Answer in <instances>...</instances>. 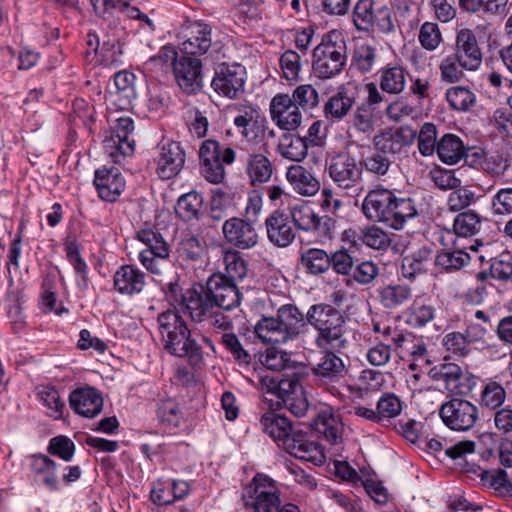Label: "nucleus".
<instances>
[{"instance_id":"nucleus-1","label":"nucleus","mask_w":512,"mask_h":512,"mask_svg":"<svg viewBox=\"0 0 512 512\" xmlns=\"http://www.w3.org/2000/svg\"><path fill=\"white\" fill-rule=\"evenodd\" d=\"M361 210L368 220L395 230L403 229L407 222L418 216V209L412 198L398 196L382 185L368 191L362 201Z\"/></svg>"},{"instance_id":"nucleus-2","label":"nucleus","mask_w":512,"mask_h":512,"mask_svg":"<svg viewBox=\"0 0 512 512\" xmlns=\"http://www.w3.org/2000/svg\"><path fill=\"white\" fill-rule=\"evenodd\" d=\"M262 431L269 435L289 454L304 461H321L319 447L299 430H295L292 422L284 415L274 411L265 412L260 418Z\"/></svg>"},{"instance_id":"nucleus-3","label":"nucleus","mask_w":512,"mask_h":512,"mask_svg":"<svg viewBox=\"0 0 512 512\" xmlns=\"http://www.w3.org/2000/svg\"><path fill=\"white\" fill-rule=\"evenodd\" d=\"M157 322L165 351L176 357L186 358L192 365H198L202 361V349L191 337V331L178 312L167 310L158 315Z\"/></svg>"},{"instance_id":"nucleus-4","label":"nucleus","mask_w":512,"mask_h":512,"mask_svg":"<svg viewBox=\"0 0 512 512\" xmlns=\"http://www.w3.org/2000/svg\"><path fill=\"white\" fill-rule=\"evenodd\" d=\"M306 318L317 331L315 343L318 348L340 351L346 347V321L336 308L328 304H315L309 308Z\"/></svg>"},{"instance_id":"nucleus-5","label":"nucleus","mask_w":512,"mask_h":512,"mask_svg":"<svg viewBox=\"0 0 512 512\" xmlns=\"http://www.w3.org/2000/svg\"><path fill=\"white\" fill-rule=\"evenodd\" d=\"M363 163L349 149L329 154L326 170L331 180L341 189L360 195L364 191Z\"/></svg>"},{"instance_id":"nucleus-6","label":"nucleus","mask_w":512,"mask_h":512,"mask_svg":"<svg viewBox=\"0 0 512 512\" xmlns=\"http://www.w3.org/2000/svg\"><path fill=\"white\" fill-rule=\"evenodd\" d=\"M346 46L341 34L333 31L322 38L313 51V71L320 79L339 74L346 63Z\"/></svg>"},{"instance_id":"nucleus-7","label":"nucleus","mask_w":512,"mask_h":512,"mask_svg":"<svg viewBox=\"0 0 512 512\" xmlns=\"http://www.w3.org/2000/svg\"><path fill=\"white\" fill-rule=\"evenodd\" d=\"M262 386L266 388V393L276 395L278 403H282L295 416L302 417L307 413L309 403L295 372L282 379L264 377Z\"/></svg>"},{"instance_id":"nucleus-8","label":"nucleus","mask_w":512,"mask_h":512,"mask_svg":"<svg viewBox=\"0 0 512 512\" xmlns=\"http://www.w3.org/2000/svg\"><path fill=\"white\" fill-rule=\"evenodd\" d=\"M137 238L146 248L139 253L141 264L153 274H161L169 257V245L162 235L151 229L138 232Z\"/></svg>"},{"instance_id":"nucleus-9","label":"nucleus","mask_w":512,"mask_h":512,"mask_svg":"<svg viewBox=\"0 0 512 512\" xmlns=\"http://www.w3.org/2000/svg\"><path fill=\"white\" fill-rule=\"evenodd\" d=\"M444 424L454 431H469L479 419L478 407L468 400L454 398L444 403L439 411Z\"/></svg>"},{"instance_id":"nucleus-10","label":"nucleus","mask_w":512,"mask_h":512,"mask_svg":"<svg viewBox=\"0 0 512 512\" xmlns=\"http://www.w3.org/2000/svg\"><path fill=\"white\" fill-rule=\"evenodd\" d=\"M134 131L133 120L130 117L117 119L115 127L105 136L103 146L106 153L115 163L121 158L131 156L135 149V140L131 137Z\"/></svg>"},{"instance_id":"nucleus-11","label":"nucleus","mask_w":512,"mask_h":512,"mask_svg":"<svg viewBox=\"0 0 512 512\" xmlns=\"http://www.w3.org/2000/svg\"><path fill=\"white\" fill-rule=\"evenodd\" d=\"M416 137V132L408 127L388 128L373 137L374 149L388 156L392 161L407 153Z\"/></svg>"},{"instance_id":"nucleus-12","label":"nucleus","mask_w":512,"mask_h":512,"mask_svg":"<svg viewBox=\"0 0 512 512\" xmlns=\"http://www.w3.org/2000/svg\"><path fill=\"white\" fill-rule=\"evenodd\" d=\"M246 82L245 67L233 64H220L212 80V87L216 93L229 99H237L244 93Z\"/></svg>"},{"instance_id":"nucleus-13","label":"nucleus","mask_w":512,"mask_h":512,"mask_svg":"<svg viewBox=\"0 0 512 512\" xmlns=\"http://www.w3.org/2000/svg\"><path fill=\"white\" fill-rule=\"evenodd\" d=\"M246 493L252 499L255 512H277L281 505L278 489L267 476H255Z\"/></svg>"},{"instance_id":"nucleus-14","label":"nucleus","mask_w":512,"mask_h":512,"mask_svg":"<svg viewBox=\"0 0 512 512\" xmlns=\"http://www.w3.org/2000/svg\"><path fill=\"white\" fill-rule=\"evenodd\" d=\"M95 13L104 18L108 19L113 17L115 13L140 22L141 28H148L149 31L155 30L153 21L140 11L136 6L130 3V0H90Z\"/></svg>"},{"instance_id":"nucleus-15","label":"nucleus","mask_w":512,"mask_h":512,"mask_svg":"<svg viewBox=\"0 0 512 512\" xmlns=\"http://www.w3.org/2000/svg\"><path fill=\"white\" fill-rule=\"evenodd\" d=\"M208 296L222 310H232L241 303L242 294L237 285L223 274H214L206 283Z\"/></svg>"},{"instance_id":"nucleus-16","label":"nucleus","mask_w":512,"mask_h":512,"mask_svg":"<svg viewBox=\"0 0 512 512\" xmlns=\"http://www.w3.org/2000/svg\"><path fill=\"white\" fill-rule=\"evenodd\" d=\"M173 74L179 87L186 93H195L203 86L202 62L196 57L180 56L174 63Z\"/></svg>"},{"instance_id":"nucleus-17","label":"nucleus","mask_w":512,"mask_h":512,"mask_svg":"<svg viewBox=\"0 0 512 512\" xmlns=\"http://www.w3.org/2000/svg\"><path fill=\"white\" fill-rule=\"evenodd\" d=\"M270 114L274 123L283 130H296L302 121L298 105L288 94L275 95L270 103Z\"/></svg>"},{"instance_id":"nucleus-18","label":"nucleus","mask_w":512,"mask_h":512,"mask_svg":"<svg viewBox=\"0 0 512 512\" xmlns=\"http://www.w3.org/2000/svg\"><path fill=\"white\" fill-rule=\"evenodd\" d=\"M226 241L234 247L245 250L257 245L258 234L252 222L233 217L222 226Z\"/></svg>"},{"instance_id":"nucleus-19","label":"nucleus","mask_w":512,"mask_h":512,"mask_svg":"<svg viewBox=\"0 0 512 512\" xmlns=\"http://www.w3.org/2000/svg\"><path fill=\"white\" fill-rule=\"evenodd\" d=\"M453 54L463 64L465 70L475 71L480 67L482 52L472 30L464 28L457 32Z\"/></svg>"},{"instance_id":"nucleus-20","label":"nucleus","mask_w":512,"mask_h":512,"mask_svg":"<svg viewBox=\"0 0 512 512\" xmlns=\"http://www.w3.org/2000/svg\"><path fill=\"white\" fill-rule=\"evenodd\" d=\"M212 29L208 24L193 22L184 30V40L180 45L183 54L201 56L209 51L212 45Z\"/></svg>"},{"instance_id":"nucleus-21","label":"nucleus","mask_w":512,"mask_h":512,"mask_svg":"<svg viewBox=\"0 0 512 512\" xmlns=\"http://www.w3.org/2000/svg\"><path fill=\"white\" fill-rule=\"evenodd\" d=\"M487 329L478 325H469L465 333L453 331L442 339V345L451 354L458 357H466L471 351V344L481 339Z\"/></svg>"},{"instance_id":"nucleus-22","label":"nucleus","mask_w":512,"mask_h":512,"mask_svg":"<svg viewBox=\"0 0 512 512\" xmlns=\"http://www.w3.org/2000/svg\"><path fill=\"white\" fill-rule=\"evenodd\" d=\"M185 163V153L177 142L163 144L157 159V173L162 179L179 174Z\"/></svg>"},{"instance_id":"nucleus-23","label":"nucleus","mask_w":512,"mask_h":512,"mask_svg":"<svg viewBox=\"0 0 512 512\" xmlns=\"http://www.w3.org/2000/svg\"><path fill=\"white\" fill-rule=\"evenodd\" d=\"M94 184L102 200L114 202L125 188V179L117 168H102L96 170Z\"/></svg>"},{"instance_id":"nucleus-24","label":"nucleus","mask_w":512,"mask_h":512,"mask_svg":"<svg viewBox=\"0 0 512 512\" xmlns=\"http://www.w3.org/2000/svg\"><path fill=\"white\" fill-rule=\"evenodd\" d=\"M265 227L269 241L277 247H287L295 239L288 216L279 210L274 211L266 218Z\"/></svg>"},{"instance_id":"nucleus-25","label":"nucleus","mask_w":512,"mask_h":512,"mask_svg":"<svg viewBox=\"0 0 512 512\" xmlns=\"http://www.w3.org/2000/svg\"><path fill=\"white\" fill-rule=\"evenodd\" d=\"M71 408L79 415L92 418L102 411L103 399L96 389L78 388L69 397Z\"/></svg>"},{"instance_id":"nucleus-26","label":"nucleus","mask_w":512,"mask_h":512,"mask_svg":"<svg viewBox=\"0 0 512 512\" xmlns=\"http://www.w3.org/2000/svg\"><path fill=\"white\" fill-rule=\"evenodd\" d=\"M325 353L318 363L312 368L313 374L323 383H335L345 378L347 374L343 360L332 350H324Z\"/></svg>"},{"instance_id":"nucleus-27","label":"nucleus","mask_w":512,"mask_h":512,"mask_svg":"<svg viewBox=\"0 0 512 512\" xmlns=\"http://www.w3.org/2000/svg\"><path fill=\"white\" fill-rule=\"evenodd\" d=\"M315 429L334 446L340 445L343 439L344 425L338 413L331 407L322 409L316 420Z\"/></svg>"},{"instance_id":"nucleus-28","label":"nucleus","mask_w":512,"mask_h":512,"mask_svg":"<svg viewBox=\"0 0 512 512\" xmlns=\"http://www.w3.org/2000/svg\"><path fill=\"white\" fill-rule=\"evenodd\" d=\"M286 179L293 190L302 196L311 197L320 190V181L301 165H291L287 169Z\"/></svg>"},{"instance_id":"nucleus-29","label":"nucleus","mask_w":512,"mask_h":512,"mask_svg":"<svg viewBox=\"0 0 512 512\" xmlns=\"http://www.w3.org/2000/svg\"><path fill=\"white\" fill-rule=\"evenodd\" d=\"M183 305L193 321L204 322L216 307L205 289L202 291L187 290L182 297Z\"/></svg>"},{"instance_id":"nucleus-30","label":"nucleus","mask_w":512,"mask_h":512,"mask_svg":"<svg viewBox=\"0 0 512 512\" xmlns=\"http://www.w3.org/2000/svg\"><path fill=\"white\" fill-rule=\"evenodd\" d=\"M144 286L145 274L132 265H124L114 274V287L120 294H137Z\"/></svg>"},{"instance_id":"nucleus-31","label":"nucleus","mask_w":512,"mask_h":512,"mask_svg":"<svg viewBox=\"0 0 512 512\" xmlns=\"http://www.w3.org/2000/svg\"><path fill=\"white\" fill-rule=\"evenodd\" d=\"M379 74V86L383 92L397 95L404 91L407 83V70L400 65H386L381 68Z\"/></svg>"},{"instance_id":"nucleus-32","label":"nucleus","mask_w":512,"mask_h":512,"mask_svg":"<svg viewBox=\"0 0 512 512\" xmlns=\"http://www.w3.org/2000/svg\"><path fill=\"white\" fill-rule=\"evenodd\" d=\"M432 371H434L433 377L437 380L444 381L446 388L450 392L464 395L470 390V387L463 384V381L467 378L461 367L457 364L444 363L441 364L439 368H434Z\"/></svg>"},{"instance_id":"nucleus-33","label":"nucleus","mask_w":512,"mask_h":512,"mask_svg":"<svg viewBox=\"0 0 512 512\" xmlns=\"http://www.w3.org/2000/svg\"><path fill=\"white\" fill-rule=\"evenodd\" d=\"M379 301L386 309H397L408 303L413 291L407 284L391 283L378 289Z\"/></svg>"},{"instance_id":"nucleus-34","label":"nucleus","mask_w":512,"mask_h":512,"mask_svg":"<svg viewBox=\"0 0 512 512\" xmlns=\"http://www.w3.org/2000/svg\"><path fill=\"white\" fill-rule=\"evenodd\" d=\"M246 173L252 185L263 184L271 179L273 164L262 153H251L246 160Z\"/></svg>"},{"instance_id":"nucleus-35","label":"nucleus","mask_w":512,"mask_h":512,"mask_svg":"<svg viewBox=\"0 0 512 512\" xmlns=\"http://www.w3.org/2000/svg\"><path fill=\"white\" fill-rule=\"evenodd\" d=\"M254 332L264 343L284 344L291 340L276 317L260 319L254 327Z\"/></svg>"},{"instance_id":"nucleus-36","label":"nucleus","mask_w":512,"mask_h":512,"mask_svg":"<svg viewBox=\"0 0 512 512\" xmlns=\"http://www.w3.org/2000/svg\"><path fill=\"white\" fill-rule=\"evenodd\" d=\"M466 149L463 141L454 134H445L437 142V154L446 164L458 163L465 155Z\"/></svg>"},{"instance_id":"nucleus-37","label":"nucleus","mask_w":512,"mask_h":512,"mask_svg":"<svg viewBox=\"0 0 512 512\" xmlns=\"http://www.w3.org/2000/svg\"><path fill=\"white\" fill-rule=\"evenodd\" d=\"M276 319L291 340L295 339L305 326L303 314L293 305L280 307Z\"/></svg>"},{"instance_id":"nucleus-38","label":"nucleus","mask_w":512,"mask_h":512,"mask_svg":"<svg viewBox=\"0 0 512 512\" xmlns=\"http://www.w3.org/2000/svg\"><path fill=\"white\" fill-rule=\"evenodd\" d=\"M277 150L279 154L290 161L300 162L308 154V144L304 137L289 134L281 137Z\"/></svg>"},{"instance_id":"nucleus-39","label":"nucleus","mask_w":512,"mask_h":512,"mask_svg":"<svg viewBox=\"0 0 512 512\" xmlns=\"http://www.w3.org/2000/svg\"><path fill=\"white\" fill-rule=\"evenodd\" d=\"M432 260L431 250L422 247L416 251L405 254L402 258L401 272L405 278H413L416 274L426 270Z\"/></svg>"},{"instance_id":"nucleus-40","label":"nucleus","mask_w":512,"mask_h":512,"mask_svg":"<svg viewBox=\"0 0 512 512\" xmlns=\"http://www.w3.org/2000/svg\"><path fill=\"white\" fill-rule=\"evenodd\" d=\"M354 103V97L350 96L347 91H338L325 103V117L327 119L340 121L348 115Z\"/></svg>"},{"instance_id":"nucleus-41","label":"nucleus","mask_w":512,"mask_h":512,"mask_svg":"<svg viewBox=\"0 0 512 512\" xmlns=\"http://www.w3.org/2000/svg\"><path fill=\"white\" fill-rule=\"evenodd\" d=\"M301 264L305 271L311 275H320L331 267L329 254L320 248H308L301 252Z\"/></svg>"},{"instance_id":"nucleus-42","label":"nucleus","mask_w":512,"mask_h":512,"mask_svg":"<svg viewBox=\"0 0 512 512\" xmlns=\"http://www.w3.org/2000/svg\"><path fill=\"white\" fill-rule=\"evenodd\" d=\"M235 160V151L231 147H225L220 160L203 163L201 173L204 178L213 184H219L224 180L225 169L223 164L230 165Z\"/></svg>"},{"instance_id":"nucleus-43","label":"nucleus","mask_w":512,"mask_h":512,"mask_svg":"<svg viewBox=\"0 0 512 512\" xmlns=\"http://www.w3.org/2000/svg\"><path fill=\"white\" fill-rule=\"evenodd\" d=\"M290 216L298 229L306 232L318 230L321 223V218L305 203L292 206Z\"/></svg>"},{"instance_id":"nucleus-44","label":"nucleus","mask_w":512,"mask_h":512,"mask_svg":"<svg viewBox=\"0 0 512 512\" xmlns=\"http://www.w3.org/2000/svg\"><path fill=\"white\" fill-rule=\"evenodd\" d=\"M260 362L272 371L291 370L296 367L290 353L274 346L268 347L260 355Z\"/></svg>"},{"instance_id":"nucleus-45","label":"nucleus","mask_w":512,"mask_h":512,"mask_svg":"<svg viewBox=\"0 0 512 512\" xmlns=\"http://www.w3.org/2000/svg\"><path fill=\"white\" fill-rule=\"evenodd\" d=\"M33 470L42 483L50 490L58 489L56 464L46 455L35 456L32 463Z\"/></svg>"},{"instance_id":"nucleus-46","label":"nucleus","mask_w":512,"mask_h":512,"mask_svg":"<svg viewBox=\"0 0 512 512\" xmlns=\"http://www.w3.org/2000/svg\"><path fill=\"white\" fill-rule=\"evenodd\" d=\"M203 199L197 192L182 195L175 208L176 214L184 221L197 219L202 209Z\"/></svg>"},{"instance_id":"nucleus-47","label":"nucleus","mask_w":512,"mask_h":512,"mask_svg":"<svg viewBox=\"0 0 512 512\" xmlns=\"http://www.w3.org/2000/svg\"><path fill=\"white\" fill-rule=\"evenodd\" d=\"M481 228V218L473 210H468L458 214L453 223L455 234L462 237L473 236Z\"/></svg>"},{"instance_id":"nucleus-48","label":"nucleus","mask_w":512,"mask_h":512,"mask_svg":"<svg viewBox=\"0 0 512 512\" xmlns=\"http://www.w3.org/2000/svg\"><path fill=\"white\" fill-rule=\"evenodd\" d=\"M37 397L43 406L46 407L47 415L55 419L61 418L65 404L54 387H39Z\"/></svg>"},{"instance_id":"nucleus-49","label":"nucleus","mask_w":512,"mask_h":512,"mask_svg":"<svg viewBox=\"0 0 512 512\" xmlns=\"http://www.w3.org/2000/svg\"><path fill=\"white\" fill-rule=\"evenodd\" d=\"M352 127L359 133L370 135L375 126V109L369 104L357 106L351 118Z\"/></svg>"},{"instance_id":"nucleus-50","label":"nucleus","mask_w":512,"mask_h":512,"mask_svg":"<svg viewBox=\"0 0 512 512\" xmlns=\"http://www.w3.org/2000/svg\"><path fill=\"white\" fill-rule=\"evenodd\" d=\"M376 5L373 0H359L353 11V22L355 27L361 31L373 29V17Z\"/></svg>"},{"instance_id":"nucleus-51","label":"nucleus","mask_w":512,"mask_h":512,"mask_svg":"<svg viewBox=\"0 0 512 512\" xmlns=\"http://www.w3.org/2000/svg\"><path fill=\"white\" fill-rule=\"evenodd\" d=\"M480 165L482 170L493 178L503 177L510 167L508 158L499 152L484 154Z\"/></svg>"},{"instance_id":"nucleus-52","label":"nucleus","mask_w":512,"mask_h":512,"mask_svg":"<svg viewBox=\"0 0 512 512\" xmlns=\"http://www.w3.org/2000/svg\"><path fill=\"white\" fill-rule=\"evenodd\" d=\"M378 58L377 49L371 45H359L354 50L352 65L362 73L372 70Z\"/></svg>"},{"instance_id":"nucleus-53","label":"nucleus","mask_w":512,"mask_h":512,"mask_svg":"<svg viewBox=\"0 0 512 512\" xmlns=\"http://www.w3.org/2000/svg\"><path fill=\"white\" fill-rule=\"evenodd\" d=\"M225 264V276L231 280H242L247 274L246 262L239 252L234 250L226 251L223 257Z\"/></svg>"},{"instance_id":"nucleus-54","label":"nucleus","mask_w":512,"mask_h":512,"mask_svg":"<svg viewBox=\"0 0 512 512\" xmlns=\"http://www.w3.org/2000/svg\"><path fill=\"white\" fill-rule=\"evenodd\" d=\"M466 248L446 250L437 256L438 264L446 270H459L466 266L471 256L465 251Z\"/></svg>"},{"instance_id":"nucleus-55","label":"nucleus","mask_w":512,"mask_h":512,"mask_svg":"<svg viewBox=\"0 0 512 512\" xmlns=\"http://www.w3.org/2000/svg\"><path fill=\"white\" fill-rule=\"evenodd\" d=\"M446 98L450 106L459 111H466L475 104L476 97L468 88L452 87L447 90Z\"/></svg>"},{"instance_id":"nucleus-56","label":"nucleus","mask_w":512,"mask_h":512,"mask_svg":"<svg viewBox=\"0 0 512 512\" xmlns=\"http://www.w3.org/2000/svg\"><path fill=\"white\" fill-rule=\"evenodd\" d=\"M506 399V391L496 381H489L481 392V405L491 410L499 408Z\"/></svg>"},{"instance_id":"nucleus-57","label":"nucleus","mask_w":512,"mask_h":512,"mask_svg":"<svg viewBox=\"0 0 512 512\" xmlns=\"http://www.w3.org/2000/svg\"><path fill=\"white\" fill-rule=\"evenodd\" d=\"M441 80L446 83H455L464 77L465 68L458 61V58L452 53L446 55L439 65Z\"/></svg>"},{"instance_id":"nucleus-58","label":"nucleus","mask_w":512,"mask_h":512,"mask_svg":"<svg viewBox=\"0 0 512 512\" xmlns=\"http://www.w3.org/2000/svg\"><path fill=\"white\" fill-rule=\"evenodd\" d=\"M361 162L363 163V170L365 169L378 178L385 176L393 163L388 156L377 150L362 159Z\"/></svg>"},{"instance_id":"nucleus-59","label":"nucleus","mask_w":512,"mask_h":512,"mask_svg":"<svg viewBox=\"0 0 512 512\" xmlns=\"http://www.w3.org/2000/svg\"><path fill=\"white\" fill-rule=\"evenodd\" d=\"M157 416L162 423L173 427H177L182 419L179 405L173 399H164L158 403Z\"/></svg>"},{"instance_id":"nucleus-60","label":"nucleus","mask_w":512,"mask_h":512,"mask_svg":"<svg viewBox=\"0 0 512 512\" xmlns=\"http://www.w3.org/2000/svg\"><path fill=\"white\" fill-rule=\"evenodd\" d=\"M435 307L415 300L410 308L409 322L415 327H424L435 318Z\"/></svg>"},{"instance_id":"nucleus-61","label":"nucleus","mask_w":512,"mask_h":512,"mask_svg":"<svg viewBox=\"0 0 512 512\" xmlns=\"http://www.w3.org/2000/svg\"><path fill=\"white\" fill-rule=\"evenodd\" d=\"M376 411L379 414V422L382 419L395 418L402 411V402L394 394H384L377 402Z\"/></svg>"},{"instance_id":"nucleus-62","label":"nucleus","mask_w":512,"mask_h":512,"mask_svg":"<svg viewBox=\"0 0 512 512\" xmlns=\"http://www.w3.org/2000/svg\"><path fill=\"white\" fill-rule=\"evenodd\" d=\"M491 211L496 216L512 214V187L499 189L491 198Z\"/></svg>"},{"instance_id":"nucleus-63","label":"nucleus","mask_w":512,"mask_h":512,"mask_svg":"<svg viewBox=\"0 0 512 512\" xmlns=\"http://www.w3.org/2000/svg\"><path fill=\"white\" fill-rule=\"evenodd\" d=\"M292 100L298 105V108L313 109L319 103L317 90L310 84L298 86L292 94Z\"/></svg>"},{"instance_id":"nucleus-64","label":"nucleus","mask_w":512,"mask_h":512,"mask_svg":"<svg viewBox=\"0 0 512 512\" xmlns=\"http://www.w3.org/2000/svg\"><path fill=\"white\" fill-rule=\"evenodd\" d=\"M418 39L424 49L434 51L442 41L438 25L433 22H424L420 27Z\"/></svg>"}]
</instances>
